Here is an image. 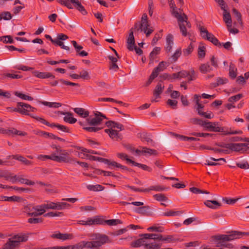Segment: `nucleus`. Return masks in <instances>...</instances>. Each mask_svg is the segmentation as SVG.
<instances>
[{
    "mask_svg": "<svg viewBox=\"0 0 249 249\" xmlns=\"http://www.w3.org/2000/svg\"><path fill=\"white\" fill-rule=\"evenodd\" d=\"M34 76L40 79L54 78L55 76L49 72H40L35 71L32 72Z\"/></svg>",
    "mask_w": 249,
    "mask_h": 249,
    "instance_id": "16",
    "label": "nucleus"
},
{
    "mask_svg": "<svg viewBox=\"0 0 249 249\" xmlns=\"http://www.w3.org/2000/svg\"><path fill=\"white\" fill-rule=\"evenodd\" d=\"M199 71L204 74L210 72L213 70L209 63L201 64L199 68Z\"/></svg>",
    "mask_w": 249,
    "mask_h": 249,
    "instance_id": "31",
    "label": "nucleus"
},
{
    "mask_svg": "<svg viewBox=\"0 0 249 249\" xmlns=\"http://www.w3.org/2000/svg\"><path fill=\"white\" fill-rule=\"evenodd\" d=\"M77 223L83 226H91L93 225H101L103 224V220L99 216L86 218L83 220L77 221Z\"/></svg>",
    "mask_w": 249,
    "mask_h": 249,
    "instance_id": "6",
    "label": "nucleus"
},
{
    "mask_svg": "<svg viewBox=\"0 0 249 249\" xmlns=\"http://www.w3.org/2000/svg\"><path fill=\"white\" fill-rule=\"evenodd\" d=\"M145 249H159L160 248V245L154 243L145 244L144 245Z\"/></svg>",
    "mask_w": 249,
    "mask_h": 249,
    "instance_id": "49",
    "label": "nucleus"
},
{
    "mask_svg": "<svg viewBox=\"0 0 249 249\" xmlns=\"http://www.w3.org/2000/svg\"><path fill=\"white\" fill-rule=\"evenodd\" d=\"M13 159L20 161L26 165H29L32 164L31 161L27 160L25 158L21 155H16L15 156H13Z\"/></svg>",
    "mask_w": 249,
    "mask_h": 249,
    "instance_id": "35",
    "label": "nucleus"
},
{
    "mask_svg": "<svg viewBox=\"0 0 249 249\" xmlns=\"http://www.w3.org/2000/svg\"><path fill=\"white\" fill-rule=\"evenodd\" d=\"M204 204L211 209H216L221 206V204L215 200H207L204 202Z\"/></svg>",
    "mask_w": 249,
    "mask_h": 249,
    "instance_id": "29",
    "label": "nucleus"
},
{
    "mask_svg": "<svg viewBox=\"0 0 249 249\" xmlns=\"http://www.w3.org/2000/svg\"><path fill=\"white\" fill-rule=\"evenodd\" d=\"M104 222L109 226L116 225L118 224H122V222L119 219H110L104 221ZM104 222V221H103Z\"/></svg>",
    "mask_w": 249,
    "mask_h": 249,
    "instance_id": "53",
    "label": "nucleus"
},
{
    "mask_svg": "<svg viewBox=\"0 0 249 249\" xmlns=\"http://www.w3.org/2000/svg\"><path fill=\"white\" fill-rule=\"evenodd\" d=\"M150 25L147 20H142L140 29L143 32L146 36H148L153 32L154 29L152 27H149Z\"/></svg>",
    "mask_w": 249,
    "mask_h": 249,
    "instance_id": "15",
    "label": "nucleus"
},
{
    "mask_svg": "<svg viewBox=\"0 0 249 249\" xmlns=\"http://www.w3.org/2000/svg\"><path fill=\"white\" fill-rule=\"evenodd\" d=\"M6 133L4 134H7L8 135H17L18 136H24L26 135V133L23 131H18L15 128H11L9 129H6Z\"/></svg>",
    "mask_w": 249,
    "mask_h": 249,
    "instance_id": "27",
    "label": "nucleus"
},
{
    "mask_svg": "<svg viewBox=\"0 0 249 249\" xmlns=\"http://www.w3.org/2000/svg\"><path fill=\"white\" fill-rule=\"evenodd\" d=\"M11 73H3L2 76L3 78H9L11 79H19L22 78L21 75L17 74V72H15L14 71H11Z\"/></svg>",
    "mask_w": 249,
    "mask_h": 249,
    "instance_id": "36",
    "label": "nucleus"
},
{
    "mask_svg": "<svg viewBox=\"0 0 249 249\" xmlns=\"http://www.w3.org/2000/svg\"><path fill=\"white\" fill-rule=\"evenodd\" d=\"M236 165L239 168L243 169H249V164L247 161H244L242 162H238L236 163Z\"/></svg>",
    "mask_w": 249,
    "mask_h": 249,
    "instance_id": "62",
    "label": "nucleus"
},
{
    "mask_svg": "<svg viewBox=\"0 0 249 249\" xmlns=\"http://www.w3.org/2000/svg\"><path fill=\"white\" fill-rule=\"evenodd\" d=\"M51 127H56L58 129L60 130H61L63 132H68L69 131V128L66 127V126L65 125H61V124H51Z\"/></svg>",
    "mask_w": 249,
    "mask_h": 249,
    "instance_id": "45",
    "label": "nucleus"
},
{
    "mask_svg": "<svg viewBox=\"0 0 249 249\" xmlns=\"http://www.w3.org/2000/svg\"><path fill=\"white\" fill-rule=\"evenodd\" d=\"M135 45V39L133 32L131 31L127 39V48L129 51H133Z\"/></svg>",
    "mask_w": 249,
    "mask_h": 249,
    "instance_id": "20",
    "label": "nucleus"
},
{
    "mask_svg": "<svg viewBox=\"0 0 249 249\" xmlns=\"http://www.w3.org/2000/svg\"><path fill=\"white\" fill-rule=\"evenodd\" d=\"M228 82V79L226 78L218 77L216 80V83L213 84L214 87H217Z\"/></svg>",
    "mask_w": 249,
    "mask_h": 249,
    "instance_id": "55",
    "label": "nucleus"
},
{
    "mask_svg": "<svg viewBox=\"0 0 249 249\" xmlns=\"http://www.w3.org/2000/svg\"><path fill=\"white\" fill-rule=\"evenodd\" d=\"M132 164L134 166H138L145 171H147L148 172H151L152 171V169L150 167H148V166H147L146 165H145V164L139 163L135 162L134 161Z\"/></svg>",
    "mask_w": 249,
    "mask_h": 249,
    "instance_id": "51",
    "label": "nucleus"
},
{
    "mask_svg": "<svg viewBox=\"0 0 249 249\" xmlns=\"http://www.w3.org/2000/svg\"><path fill=\"white\" fill-rule=\"evenodd\" d=\"M174 135L178 137L180 139L184 141H197L199 140V139L195 138V137H189L187 136H184L182 135H178L177 134H173Z\"/></svg>",
    "mask_w": 249,
    "mask_h": 249,
    "instance_id": "46",
    "label": "nucleus"
},
{
    "mask_svg": "<svg viewBox=\"0 0 249 249\" xmlns=\"http://www.w3.org/2000/svg\"><path fill=\"white\" fill-rule=\"evenodd\" d=\"M40 133H41V135L42 136H43L44 137H46V138H47V137H50L52 139H57L59 141H61V142H64L65 141V140L63 139L59 138V137H56L52 133H47V132H42V131Z\"/></svg>",
    "mask_w": 249,
    "mask_h": 249,
    "instance_id": "47",
    "label": "nucleus"
},
{
    "mask_svg": "<svg viewBox=\"0 0 249 249\" xmlns=\"http://www.w3.org/2000/svg\"><path fill=\"white\" fill-rule=\"evenodd\" d=\"M164 88V85L161 82L158 83L153 92V98L151 100L152 102L159 101V99L160 98V95L162 93Z\"/></svg>",
    "mask_w": 249,
    "mask_h": 249,
    "instance_id": "10",
    "label": "nucleus"
},
{
    "mask_svg": "<svg viewBox=\"0 0 249 249\" xmlns=\"http://www.w3.org/2000/svg\"><path fill=\"white\" fill-rule=\"evenodd\" d=\"M52 148L55 149L54 153L51 155H44V160L50 159L57 162H65L67 163H71L72 160L71 157L69 156L68 153L65 151L61 149L59 146L53 145Z\"/></svg>",
    "mask_w": 249,
    "mask_h": 249,
    "instance_id": "4",
    "label": "nucleus"
},
{
    "mask_svg": "<svg viewBox=\"0 0 249 249\" xmlns=\"http://www.w3.org/2000/svg\"><path fill=\"white\" fill-rule=\"evenodd\" d=\"M87 188L89 190L93 191H99L103 189V186L99 184L96 185H89Z\"/></svg>",
    "mask_w": 249,
    "mask_h": 249,
    "instance_id": "58",
    "label": "nucleus"
},
{
    "mask_svg": "<svg viewBox=\"0 0 249 249\" xmlns=\"http://www.w3.org/2000/svg\"><path fill=\"white\" fill-rule=\"evenodd\" d=\"M201 96L197 94L194 95V99L196 104V110L198 114L202 116L204 112L202 111V109L204 107L203 105L200 102Z\"/></svg>",
    "mask_w": 249,
    "mask_h": 249,
    "instance_id": "19",
    "label": "nucleus"
},
{
    "mask_svg": "<svg viewBox=\"0 0 249 249\" xmlns=\"http://www.w3.org/2000/svg\"><path fill=\"white\" fill-rule=\"evenodd\" d=\"M147 231H156L159 232H162L164 231V229L162 227L153 226L147 228Z\"/></svg>",
    "mask_w": 249,
    "mask_h": 249,
    "instance_id": "48",
    "label": "nucleus"
},
{
    "mask_svg": "<svg viewBox=\"0 0 249 249\" xmlns=\"http://www.w3.org/2000/svg\"><path fill=\"white\" fill-rule=\"evenodd\" d=\"M206 129L213 132H222L223 128L218 126V123L205 121L203 126Z\"/></svg>",
    "mask_w": 249,
    "mask_h": 249,
    "instance_id": "14",
    "label": "nucleus"
},
{
    "mask_svg": "<svg viewBox=\"0 0 249 249\" xmlns=\"http://www.w3.org/2000/svg\"><path fill=\"white\" fill-rule=\"evenodd\" d=\"M77 9L83 15H86L88 14L87 11L81 3L78 1L74 0L72 3V5Z\"/></svg>",
    "mask_w": 249,
    "mask_h": 249,
    "instance_id": "25",
    "label": "nucleus"
},
{
    "mask_svg": "<svg viewBox=\"0 0 249 249\" xmlns=\"http://www.w3.org/2000/svg\"><path fill=\"white\" fill-rule=\"evenodd\" d=\"M142 152L145 156H155L157 155L158 153L157 151L156 150L148 148L146 147H142Z\"/></svg>",
    "mask_w": 249,
    "mask_h": 249,
    "instance_id": "37",
    "label": "nucleus"
},
{
    "mask_svg": "<svg viewBox=\"0 0 249 249\" xmlns=\"http://www.w3.org/2000/svg\"><path fill=\"white\" fill-rule=\"evenodd\" d=\"M19 175H14V174L8 171H4L3 178L6 180H9L13 183L18 182Z\"/></svg>",
    "mask_w": 249,
    "mask_h": 249,
    "instance_id": "18",
    "label": "nucleus"
},
{
    "mask_svg": "<svg viewBox=\"0 0 249 249\" xmlns=\"http://www.w3.org/2000/svg\"><path fill=\"white\" fill-rule=\"evenodd\" d=\"M18 246L13 239H9L8 241L3 245L4 249H16Z\"/></svg>",
    "mask_w": 249,
    "mask_h": 249,
    "instance_id": "28",
    "label": "nucleus"
},
{
    "mask_svg": "<svg viewBox=\"0 0 249 249\" xmlns=\"http://www.w3.org/2000/svg\"><path fill=\"white\" fill-rule=\"evenodd\" d=\"M100 160L105 164H107L108 166V168L111 169H114L115 168H120L121 169L124 170H128L127 167L122 165L115 161H111L108 159L102 158H101Z\"/></svg>",
    "mask_w": 249,
    "mask_h": 249,
    "instance_id": "11",
    "label": "nucleus"
},
{
    "mask_svg": "<svg viewBox=\"0 0 249 249\" xmlns=\"http://www.w3.org/2000/svg\"><path fill=\"white\" fill-rule=\"evenodd\" d=\"M243 235H249V232H242L237 231L232 232L230 235L220 234L214 236V240L216 247H224L232 249V245L227 242L239 238Z\"/></svg>",
    "mask_w": 249,
    "mask_h": 249,
    "instance_id": "2",
    "label": "nucleus"
},
{
    "mask_svg": "<svg viewBox=\"0 0 249 249\" xmlns=\"http://www.w3.org/2000/svg\"><path fill=\"white\" fill-rule=\"evenodd\" d=\"M189 74L188 75L189 81L195 80L197 77V74L193 69H191L189 71Z\"/></svg>",
    "mask_w": 249,
    "mask_h": 249,
    "instance_id": "61",
    "label": "nucleus"
},
{
    "mask_svg": "<svg viewBox=\"0 0 249 249\" xmlns=\"http://www.w3.org/2000/svg\"><path fill=\"white\" fill-rule=\"evenodd\" d=\"M118 157L123 160H126L127 162L133 164L134 161L128 158V156L124 153H118L117 154Z\"/></svg>",
    "mask_w": 249,
    "mask_h": 249,
    "instance_id": "57",
    "label": "nucleus"
},
{
    "mask_svg": "<svg viewBox=\"0 0 249 249\" xmlns=\"http://www.w3.org/2000/svg\"><path fill=\"white\" fill-rule=\"evenodd\" d=\"M55 114H56V115H65L63 118L64 121L65 122L73 124L76 123L77 121V119L72 117V115L71 112H64L61 111H57L55 112Z\"/></svg>",
    "mask_w": 249,
    "mask_h": 249,
    "instance_id": "12",
    "label": "nucleus"
},
{
    "mask_svg": "<svg viewBox=\"0 0 249 249\" xmlns=\"http://www.w3.org/2000/svg\"><path fill=\"white\" fill-rule=\"evenodd\" d=\"M198 57L199 59H203L206 54V47L203 43H200L197 50Z\"/></svg>",
    "mask_w": 249,
    "mask_h": 249,
    "instance_id": "32",
    "label": "nucleus"
},
{
    "mask_svg": "<svg viewBox=\"0 0 249 249\" xmlns=\"http://www.w3.org/2000/svg\"><path fill=\"white\" fill-rule=\"evenodd\" d=\"M181 54V49L180 48H178L171 56L174 62L176 61L178 58L180 56Z\"/></svg>",
    "mask_w": 249,
    "mask_h": 249,
    "instance_id": "60",
    "label": "nucleus"
},
{
    "mask_svg": "<svg viewBox=\"0 0 249 249\" xmlns=\"http://www.w3.org/2000/svg\"><path fill=\"white\" fill-rule=\"evenodd\" d=\"M0 19L10 20L12 18L11 14L9 12H4L0 14Z\"/></svg>",
    "mask_w": 249,
    "mask_h": 249,
    "instance_id": "64",
    "label": "nucleus"
},
{
    "mask_svg": "<svg viewBox=\"0 0 249 249\" xmlns=\"http://www.w3.org/2000/svg\"><path fill=\"white\" fill-rule=\"evenodd\" d=\"M246 146L245 143H231L227 147L233 151H239Z\"/></svg>",
    "mask_w": 249,
    "mask_h": 249,
    "instance_id": "30",
    "label": "nucleus"
},
{
    "mask_svg": "<svg viewBox=\"0 0 249 249\" xmlns=\"http://www.w3.org/2000/svg\"><path fill=\"white\" fill-rule=\"evenodd\" d=\"M14 94L16 96H17L23 100H24L32 101L33 100V98L32 97L28 96L27 95L23 94L18 91L15 92Z\"/></svg>",
    "mask_w": 249,
    "mask_h": 249,
    "instance_id": "42",
    "label": "nucleus"
},
{
    "mask_svg": "<svg viewBox=\"0 0 249 249\" xmlns=\"http://www.w3.org/2000/svg\"><path fill=\"white\" fill-rule=\"evenodd\" d=\"M53 237L59 239H61L62 240H65L67 239H71L72 238V235L71 234H68V233H58L55 234H53Z\"/></svg>",
    "mask_w": 249,
    "mask_h": 249,
    "instance_id": "33",
    "label": "nucleus"
},
{
    "mask_svg": "<svg viewBox=\"0 0 249 249\" xmlns=\"http://www.w3.org/2000/svg\"><path fill=\"white\" fill-rule=\"evenodd\" d=\"M160 51V48L155 47L153 51L150 53V59L151 61H153L156 57V56L159 54Z\"/></svg>",
    "mask_w": 249,
    "mask_h": 249,
    "instance_id": "41",
    "label": "nucleus"
},
{
    "mask_svg": "<svg viewBox=\"0 0 249 249\" xmlns=\"http://www.w3.org/2000/svg\"><path fill=\"white\" fill-rule=\"evenodd\" d=\"M24 212L26 213L28 216H36L38 215H40L38 214V212L35 210H33V207H26L24 208Z\"/></svg>",
    "mask_w": 249,
    "mask_h": 249,
    "instance_id": "38",
    "label": "nucleus"
},
{
    "mask_svg": "<svg viewBox=\"0 0 249 249\" xmlns=\"http://www.w3.org/2000/svg\"><path fill=\"white\" fill-rule=\"evenodd\" d=\"M169 4L171 8H172V13L174 16L178 19V23L179 27L180 32L183 36H186L187 33L185 27V23L189 28H191V25L190 22L187 21V17L184 14H180L175 10L176 5L173 0H169Z\"/></svg>",
    "mask_w": 249,
    "mask_h": 249,
    "instance_id": "5",
    "label": "nucleus"
},
{
    "mask_svg": "<svg viewBox=\"0 0 249 249\" xmlns=\"http://www.w3.org/2000/svg\"><path fill=\"white\" fill-rule=\"evenodd\" d=\"M74 111L82 118H87L89 116V112L84 108L76 107L73 109Z\"/></svg>",
    "mask_w": 249,
    "mask_h": 249,
    "instance_id": "26",
    "label": "nucleus"
},
{
    "mask_svg": "<svg viewBox=\"0 0 249 249\" xmlns=\"http://www.w3.org/2000/svg\"><path fill=\"white\" fill-rule=\"evenodd\" d=\"M153 197L158 201H166L168 200L167 197L162 194H156L153 196Z\"/></svg>",
    "mask_w": 249,
    "mask_h": 249,
    "instance_id": "50",
    "label": "nucleus"
},
{
    "mask_svg": "<svg viewBox=\"0 0 249 249\" xmlns=\"http://www.w3.org/2000/svg\"><path fill=\"white\" fill-rule=\"evenodd\" d=\"M143 239H152L154 240L162 239V236L161 234L145 233L142 235Z\"/></svg>",
    "mask_w": 249,
    "mask_h": 249,
    "instance_id": "34",
    "label": "nucleus"
},
{
    "mask_svg": "<svg viewBox=\"0 0 249 249\" xmlns=\"http://www.w3.org/2000/svg\"><path fill=\"white\" fill-rule=\"evenodd\" d=\"M80 78L88 80L90 79V76L88 71L86 70H82L79 73Z\"/></svg>",
    "mask_w": 249,
    "mask_h": 249,
    "instance_id": "63",
    "label": "nucleus"
},
{
    "mask_svg": "<svg viewBox=\"0 0 249 249\" xmlns=\"http://www.w3.org/2000/svg\"><path fill=\"white\" fill-rule=\"evenodd\" d=\"M38 102L50 108H58L62 106L61 103L58 102H50L45 101H38Z\"/></svg>",
    "mask_w": 249,
    "mask_h": 249,
    "instance_id": "24",
    "label": "nucleus"
},
{
    "mask_svg": "<svg viewBox=\"0 0 249 249\" xmlns=\"http://www.w3.org/2000/svg\"><path fill=\"white\" fill-rule=\"evenodd\" d=\"M7 109H10L11 111L18 112L22 115L30 116L37 121L40 122L43 124L51 127L52 124L49 123L44 119L39 117L35 116L29 113L30 112H35L37 110V109L34 107H32L28 104L22 102H19L17 104V107H8L7 108Z\"/></svg>",
    "mask_w": 249,
    "mask_h": 249,
    "instance_id": "3",
    "label": "nucleus"
},
{
    "mask_svg": "<svg viewBox=\"0 0 249 249\" xmlns=\"http://www.w3.org/2000/svg\"><path fill=\"white\" fill-rule=\"evenodd\" d=\"M23 200V198L17 196H0V201H8L14 202H20Z\"/></svg>",
    "mask_w": 249,
    "mask_h": 249,
    "instance_id": "17",
    "label": "nucleus"
},
{
    "mask_svg": "<svg viewBox=\"0 0 249 249\" xmlns=\"http://www.w3.org/2000/svg\"><path fill=\"white\" fill-rule=\"evenodd\" d=\"M167 66H168V64L167 62L165 61L160 62L152 71L148 80V84H150L158 76L159 73L166 69Z\"/></svg>",
    "mask_w": 249,
    "mask_h": 249,
    "instance_id": "9",
    "label": "nucleus"
},
{
    "mask_svg": "<svg viewBox=\"0 0 249 249\" xmlns=\"http://www.w3.org/2000/svg\"><path fill=\"white\" fill-rule=\"evenodd\" d=\"M0 40L1 41L5 43H13L14 40L10 36H6L0 37Z\"/></svg>",
    "mask_w": 249,
    "mask_h": 249,
    "instance_id": "56",
    "label": "nucleus"
},
{
    "mask_svg": "<svg viewBox=\"0 0 249 249\" xmlns=\"http://www.w3.org/2000/svg\"><path fill=\"white\" fill-rule=\"evenodd\" d=\"M165 189V188L162 186L156 185V186H151L149 188L144 189L145 192H149L150 191H156L158 192L162 191Z\"/></svg>",
    "mask_w": 249,
    "mask_h": 249,
    "instance_id": "44",
    "label": "nucleus"
},
{
    "mask_svg": "<svg viewBox=\"0 0 249 249\" xmlns=\"http://www.w3.org/2000/svg\"><path fill=\"white\" fill-rule=\"evenodd\" d=\"M89 237L90 239L94 242L97 249L107 243L108 240L107 235L100 233H93L91 234Z\"/></svg>",
    "mask_w": 249,
    "mask_h": 249,
    "instance_id": "7",
    "label": "nucleus"
},
{
    "mask_svg": "<svg viewBox=\"0 0 249 249\" xmlns=\"http://www.w3.org/2000/svg\"><path fill=\"white\" fill-rule=\"evenodd\" d=\"M28 236L26 234L24 233H19L17 235H14L12 239L14 240L17 245L19 246V243L20 242H26L28 240Z\"/></svg>",
    "mask_w": 249,
    "mask_h": 249,
    "instance_id": "21",
    "label": "nucleus"
},
{
    "mask_svg": "<svg viewBox=\"0 0 249 249\" xmlns=\"http://www.w3.org/2000/svg\"><path fill=\"white\" fill-rule=\"evenodd\" d=\"M59 3L64 5L69 9H72V3L74 0H56Z\"/></svg>",
    "mask_w": 249,
    "mask_h": 249,
    "instance_id": "43",
    "label": "nucleus"
},
{
    "mask_svg": "<svg viewBox=\"0 0 249 249\" xmlns=\"http://www.w3.org/2000/svg\"><path fill=\"white\" fill-rule=\"evenodd\" d=\"M106 116L99 111H94V115L90 116L85 121H79V124L84 129L89 132H96L102 129L103 127L99 126Z\"/></svg>",
    "mask_w": 249,
    "mask_h": 249,
    "instance_id": "1",
    "label": "nucleus"
},
{
    "mask_svg": "<svg viewBox=\"0 0 249 249\" xmlns=\"http://www.w3.org/2000/svg\"><path fill=\"white\" fill-rule=\"evenodd\" d=\"M119 131L108 127L105 129V132L107 133L109 137L113 140L118 141L122 140V136L119 133Z\"/></svg>",
    "mask_w": 249,
    "mask_h": 249,
    "instance_id": "13",
    "label": "nucleus"
},
{
    "mask_svg": "<svg viewBox=\"0 0 249 249\" xmlns=\"http://www.w3.org/2000/svg\"><path fill=\"white\" fill-rule=\"evenodd\" d=\"M194 49V43L191 42L190 44L188 46V47L186 48L183 50V55L185 56H188L193 52Z\"/></svg>",
    "mask_w": 249,
    "mask_h": 249,
    "instance_id": "40",
    "label": "nucleus"
},
{
    "mask_svg": "<svg viewBox=\"0 0 249 249\" xmlns=\"http://www.w3.org/2000/svg\"><path fill=\"white\" fill-rule=\"evenodd\" d=\"M199 30L200 32V36L203 38L211 42L215 45H217L219 43L218 40L213 35L209 33L205 27L200 26Z\"/></svg>",
    "mask_w": 249,
    "mask_h": 249,
    "instance_id": "8",
    "label": "nucleus"
},
{
    "mask_svg": "<svg viewBox=\"0 0 249 249\" xmlns=\"http://www.w3.org/2000/svg\"><path fill=\"white\" fill-rule=\"evenodd\" d=\"M33 210H36L38 212V214L40 215L43 214L46 212L44 204L33 207Z\"/></svg>",
    "mask_w": 249,
    "mask_h": 249,
    "instance_id": "54",
    "label": "nucleus"
},
{
    "mask_svg": "<svg viewBox=\"0 0 249 249\" xmlns=\"http://www.w3.org/2000/svg\"><path fill=\"white\" fill-rule=\"evenodd\" d=\"M84 241L85 248L88 249H97L94 242L91 240V241Z\"/></svg>",
    "mask_w": 249,
    "mask_h": 249,
    "instance_id": "59",
    "label": "nucleus"
},
{
    "mask_svg": "<svg viewBox=\"0 0 249 249\" xmlns=\"http://www.w3.org/2000/svg\"><path fill=\"white\" fill-rule=\"evenodd\" d=\"M163 76L164 78L170 80H172L173 79H179V75H178V72L174 73L170 75L165 73Z\"/></svg>",
    "mask_w": 249,
    "mask_h": 249,
    "instance_id": "52",
    "label": "nucleus"
},
{
    "mask_svg": "<svg viewBox=\"0 0 249 249\" xmlns=\"http://www.w3.org/2000/svg\"><path fill=\"white\" fill-rule=\"evenodd\" d=\"M225 8L224 7V9H222L224 11L223 20L226 24L227 27H229L232 26V20L230 13L227 12Z\"/></svg>",
    "mask_w": 249,
    "mask_h": 249,
    "instance_id": "23",
    "label": "nucleus"
},
{
    "mask_svg": "<svg viewBox=\"0 0 249 249\" xmlns=\"http://www.w3.org/2000/svg\"><path fill=\"white\" fill-rule=\"evenodd\" d=\"M18 182L22 184H25L28 185H34L36 183L33 181L30 180L27 178H24L23 175H19Z\"/></svg>",
    "mask_w": 249,
    "mask_h": 249,
    "instance_id": "39",
    "label": "nucleus"
},
{
    "mask_svg": "<svg viewBox=\"0 0 249 249\" xmlns=\"http://www.w3.org/2000/svg\"><path fill=\"white\" fill-rule=\"evenodd\" d=\"M106 124L108 127H110L114 129L116 128L119 129V131L124 129V127L123 124L114 121H107L106 123Z\"/></svg>",
    "mask_w": 249,
    "mask_h": 249,
    "instance_id": "22",
    "label": "nucleus"
}]
</instances>
